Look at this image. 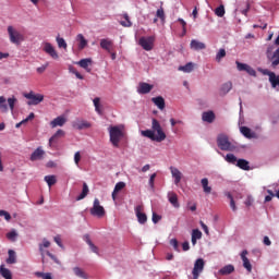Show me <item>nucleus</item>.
<instances>
[{"mask_svg": "<svg viewBox=\"0 0 279 279\" xmlns=\"http://www.w3.org/2000/svg\"><path fill=\"white\" fill-rule=\"evenodd\" d=\"M142 136L150 138V141H155L156 143H162V141L167 138L162 125H160V122L155 118L151 120V130L142 131Z\"/></svg>", "mask_w": 279, "mask_h": 279, "instance_id": "f257e3e1", "label": "nucleus"}, {"mask_svg": "<svg viewBox=\"0 0 279 279\" xmlns=\"http://www.w3.org/2000/svg\"><path fill=\"white\" fill-rule=\"evenodd\" d=\"M110 143L114 147H119V144L125 138V130L123 125L109 126Z\"/></svg>", "mask_w": 279, "mask_h": 279, "instance_id": "f03ea898", "label": "nucleus"}, {"mask_svg": "<svg viewBox=\"0 0 279 279\" xmlns=\"http://www.w3.org/2000/svg\"><path fill=\"white\" fill-rule=\"evenodd\" d=\"M217 146L221 151H236V145L230 142V137L226 134H219L217 136Z\"/></svg>", "mask_w": 279, "mask_h": 279, "instance_id": "7ed1b4c3", "label": "nucleus"}, {"mask_svg": "<svg viewBox=\"0 0 279 279\" xmlns=\"http://www.w3.org/2000/svg\"><path fill=\"white\" fill-rule=\"evenodd\" d=\"M7 32L9 34V40L12 45H21L25 40V36L21 32L16 31L14 26H8Z\"/></svg>", "mask_w": 279, "mask_h": 279, "instance_id": "20e7f679", "label": "nucleus"}, {"mask_svg": "<svg viewBox=\"0 0 279 279\" xmlns=\"http://www.w3.org/2000/svg\"><path fill=\"white\" fill-rule=\"evenodd\" d=\"M89 213L93 217H104L106 215V209L101 206L99 198H95L93 207L89 209Z\"/></svg>", "mask_w": 279, "mask_h": 279, "instance_id": "39448f33", "label": "nucleus"}, {"mask_svg": "<svg viewBox=\"0 0 279 279\" xmlns=\"http://www.w3.org/2000/svg\"><path fill=\"white\" fill-rule=\"evenodd\" d=\"M26 99H29L27 102L28 106H38L41 101H45V96L41 94H35L34 92H29L28 94H24Z\"/></svg>", "mask_w": 279, "mask_h": 279, "instance_id": "423d86ee", "label": "nucleus"}, {"mask_svg": "<svg viewBox=\"0 0 279 279\" xmlns=\"http://www.w3.org/2000/svg\"><path fill=\"white\" fill-rule=\"evenodd\" d=\"M155 41H156V37L154 36L141 37L138 40V45L142 46V48L145 51H151V49H154Z\"/></svg>", "mask_w": 279, "mask_h": 279, "instance_id": "0eeeda50", "label": "nucleus"}, {"mask_svg": "<svg viewBox=\"0 0 279 279\" xmlns=\"http://www.w3.org/2000/svg\"><path fill=\"white\" fill-rule=\"evenodd\" d=\"M204 267H206V262L204 258H198L194 263V268L192 270L193 279H199V274L204 271Z\"/></svg>", "mask_w": 279, "mask_h": 279, "instance_id": "6e6552de", "label": "nucleus"}, {"mask_svg": "<svg viewBox=\"0 0 279 279\" xmlns=\"http://www.w3.org/2000/svg\"><path fill=\"white\" fill-rule=\"evenodd\" d=\"M151 90H154V85L145 83V82H141L137 86V93L140 95H147V94L151 93Z\"/></svg>", "mask_w": 279, "mask_h": 279, "instance_id": "1a4fd4ad", "label": "nucleus"}, {"mask_svg": "<svg viewBox=\"0 0 279 279\" xmlns=\"http://www.w3.org/2000/svg\"><path fill=\"white\" fill-rule=\"evenodd\" d=\"M44 51L45 53L50 56V58H52L53 60H58L59 58L58 51H56V48H53V46L50 43H46L44 45Z\"/></svg>", "mask_w": 279, "mask_h": 279, "instance_id": "9d476101", "label": "nucleus"}, {"mask_svg": "<svg viewBox=\"0 0 279 279\" xmlns=\"http://www.w3.org/2000/svg\"><path fill=\"white\" fill-rule=\"evenodd\" d=\"M135 215L137 217L138 223H147V215L143 213V205H138L135 207Z\"/></svg>", "mask_w": 279, "mask_h": 279, "instance_id": "9b49d317", "label": "nucleus"}, {"mask_svg": "<svg viewBox=\"0 0 279 279\" xmlns=\"http://www.w3.org/2000/svg\"><path fill=\"white\" fill-rule=\"evenodd\" d=\"M171 175L174 179V184L179 185L180 182H182V172L175 168V167H170Z\"/></svg>", "mask_w": 279, "mask_h": 279, "instance_id": "f8f14e48", "label": "nucleus"}, {"mask_svg": "<svg viewBox=\"0 0 279 279\" xmlns=\"http://www.w3.org/2000/svg\"><path fill=\"white\" fill-rule=\"evenodd\" d=\"M78 66H81V69H85V71H87V73H90V68L88 66H93V59L90 58H86V59H81L77 62Z\"/></svg>", "mask_w": 279, "mask_h": 279, "instance_id": "ddd939ff", "label": "nucleus"}, {"mask_svg": "<svg viewBox=\"0 0 279 279\" xmlns=\"http://www.w3.org/2000/svg\"><path fill=\"white\" fill-rule=\"evenodd\" d=\"M45 158V151L43 150V147H38L32 155L31 160L32 162H36V160H43Z\"/></svg>", "mask_w": 279, "mask_h": 279, "instance_id": "4468645a", "label": "nucleus"}, {"mask_svg": "<svg viewBox=\"0 0 279 279\" xmlns=\"http://www.w3.org/2000/svg\"><path fill=\"white\" fill-rule=\"evenodd\" d=\"M241 258L244 269H246L248 272H252V263H250V259L247 258V251H243L241 253Z\"/></svg>", "mask_w": 279, "mask_h": 279, "instance_id": "2eb2a0df", "label": "nucleus"}, {"mask_svg": "<svg viewBox=\"0 0 279 279\" xmlns=\"http://www.w3.org/2000/svg\"><path fill=\"white\" fill-rule=\"evenodd\" d=\"M66 123L64 116H59L50 122L51 128H62Z\"/></svg>", "mask_w": 279, "mask_h": 279, "instance_id": "dca6fc26", "label": "nucleus"}, {"mask_svg": "<svg viewBox=\"0 0 279 279\" xmlns=\"http://www.w3.org/2000/svg\"><path fill=\"white\" fill-rule=\"evenodd\" d=\"M191 49L194 51H202L203 49H206V44L197 40V39H192L190 44Z\"/></svg>", "mask_w": 279, "mask_h": 279, "instance_id": "f3484780", "label": "nucleus"}, {"mask_svg": "<svg viewBox=\"0 0 279 279\" xmlns=\"http://www.w3.org/2000/svg\"><path fill=\"white\" fill-rule=\"evenodd\" d=\"M90 126H92L90 122H88L86 120L73 122V128L75 130H88V128H90Z\"/></svg>", "mask_w": 279, "mask_h": 279, "instance_id": "a211bd4d", "label": "nucleus"}, {"mask_svg": "<svg viewBox=\"0 0 279 279\" xmlns=\"http://www.w3.org/2000/svg\"><path fill=\"white\" fill-rule=\"evenodd\" d=\"M83 241H85V243H87V245H89V250H92V252H94V254H99V247H97V245H95L93 243L89 234H85L83 236Z\"/></svg>", "mask_w": 279, "mask_h": 279, "instance_id": "6ab92c4d", "label": "nucleus"}, {"mask_svg": "<svg viewBox=\"0 0 279 279\" xmlns=\"http://www.w3.org/2000/svg\"><path fill=\"white\" fill-rule=\"evenodd\" d=\"M240 132L245 136V138H256V133L252 132V129L247 126H241Z\"/></svg>", "mask_w": 279, "mask_h": 279, "instance_id": "aec40b11", "label": "nucleus"}, {"mask_svg": "<svg viewBox=\"0 0 279 279\" xmlns=\"http://www.w3.org/2000/svg\"><path fill=\"white\" fill-rule=\"evenodd\" d=\"M76 43H78V49L82 51L88 46V40L82 34L76 35Z\"/></svg>", "mask_w": 279, "mask_h": 279, "instance_id": "412c9836", "label": "nucleus"}, {"mask_svg": "<svg viewBox=\"0 0 279 279\" xmlns=\"http://www.w3.org/2000/svg\"><path fill=\"white\" fill-rule=\"evenodd\" d=\"M123 189H125V182L123 181H120L116 184L114 189H113V192L111 194V197L114 201H117V194L120 192V191H123Z\"/></svg>", "mask_w": 279, "mask_h": 279, "instance_id": "4be33fe9", "label": "nucleus"}, {"mask_svg": "<svg viewBox=\"0 0 279 279\" xmlns=\"http://www.w3.org/2000/svg\"><path fill=\"white\" fill-rule=\"evenodd\" d=\"M168 199L174 208H180V203L178 202V194H175V192H169Z\"/></svg>", "mask_w": 279, "mask_h": 279, "instance_id": "5701e85b", "label": "nucleus"}, {"mask_svg": "<svg viewBox=\"0 0 279 279\" xmlns=\"http://www.w3.org/2000/svg\"><path fill=\"white\" fill-rule=\"evenodd\" d=\"M202 120L205 121V123H213L215 121V112L213 111L203 112Z\"/></svg>", "mask_w": 279, "mask_h": 279, "instance_id": "b1692460", "label": "nucleus"}, {"mask_svg": "<svg viewBox=\"0 0 279 279\" xmlns=\"http://www.w3.org/2000/svg\"><path fill=\"white\" fill-rule=\"evenodd\" d=\"M233 271H234V266L227 265L219 270V275L220 276H230V274H233Z\"/></svg>", "mask_w": 279, "mask_h": 279, "instance_id": "393cba45", "label": "nucleus"}, {"mask_svg": "<svg viewBox=\"0 0 279 279\" xmlns=\"http://www.w3.org/2000/svg\"><path fill=\"white\" fill-rule=\"evenodd\" d=\"M201 184H202L203 191H204V193H206V195H210V193H213V187L208 185V178L202 179Z\"/></svg>", "mask_w": 279, "mask_h": 279, "instance_id": "a878e982", "label": "nucleus"}, {"mask_svg": "<svg viewBox=\"0 0 279 279\" xmlns=\"http://www.w3.org/2000/svg\"><path fill=\"white\" fill-rule=\"evenodd\" d=\"M153 104L159 108V110H162L165 108V98L162 96L154 97L151 98Z\"/></svg>", "mask_w": 279, "mask_h": 279, "instance_id": "bb28decb", "label": "nucleus"}, {"mask_svg": "<svg viewBox=\"0 0 279 279\" xmlns=\"http://www.w3.org/2000/svg\"><path fill=\"white\" fill-rule=\"evenodd\" d=\"M89 190H88V184L86 182L83 183V190L82 193L76 197V202H82V199L86 198L88 195Z\"/></svg>", "mask_w": 279, "mask_h": 279, "instance_id": "cd10ccee", "label": "nucleus"}, {"mask_svg": "<svg viewBox=\"0 0 279 279\" xmlns=\"http://www.w3.org/2000/svg\"><path fill=\"white\" fill-rule=\"evenodd\" d=\"M100 47L101 49H105V51H108V53H110L111 51V47H112V40L110 39H101L100 40Z\"/></svg>", "mask_w": 279, "mask_h": 279, "instance_id": "c85d7f7f", "label": "nucleus"}, {"mask_svg": "<svg viewBox=\"0 0 279 279\" xmlns=\"http://www.w3.org/2000/svg\"><path fill=\"white\" fill-rule=\"evenodd\" d=\"M236 167H239V169H242L243 171H250V161L245 159H239L236 162Z\"/></svg>", "mask_w": 279, "mask_h": 279, "instance_id": "c756f323", "label": "nucleus"}, {"mask_svg": "<svg viewBox=\"0 0 279 279\" xmlns=\"http://www.w3.org/2000/svg\"><path fill=\"white\" fill-rule=\"evenodd\" d=\"M9 257L7 258L8 265H14L16 263V252L14 250H9Z\"/></svg>", "mask_w": 279, "mask_h": 279, "instance_id": "7c9ffc66", "label": "nucleus"}, {"mask_svg": "<svg viewBox=\"0 0 279 279\" xmlns=\"http://www.w3.org/2000/svg\"><path fill=\"white\" fill-rule=\"evenodd\" d=\"M101 98L100 97H96L94 98L93 102H94V108H95V111L98 113V114H102L104 111H101Z\"/></svg>", "mask_w": 279, "mask_h": 279, "instance_id": "2f4dec72", "label": "nucleus"}, {"mask_svg": "<svg viewBox=\"0 0 279 279\" xmlns=\"http://www.w3.org/2000/svg\"><path fill=\"white\" fill-rule=\"evenodd\" d=\"M0 274L2 278L12 279V272L10 271V269L5 268L3 265L0 266Z\"/></svg>", "mask_w": 279, "mask_h": 279, "instance_id": "473e14b6", "label": "nucleus"}, {"mask_svg": "<svg viewBox=\"0 0 279 279\" xmlns=\"http://www.w3.org/2000/svg\"><path fill=\"white\" fill-rule=\"evenodd\" d=\"M60 136H64V132L62 130H58L56 132V134H53L50 140H49V145H53V143H56V141H58V138H60Z\"/></svg>", "mask_w": 279, "mask_h": 279, "instance_id": "72a5a7b5", "label": "nucleus"}, {"mask_svg": "<svg viewBox=\"0 0 279 279\" xmlns=\"http://www.w3.org/2000/svg\"><path fill=\"white\" fill-rule=\"evenodd\" d=\"M231 90H232V82H227L221 86L220 93L221 95H228V93Z\"/></svg>", "mask_w": 279, "mask_h": 279, "instance_id": "f704fd0d", "label": "nucleus"}, {"mask_svg": "<svg viewBox=\"0 0 279 279\" xmlns=\"http://www.w3.org/2000/svg\"><path fill=\"white\" fill-rule=\"evenodd\" d=\"M258 72L262 73V75H268L269 77V82H274V77H275V73L267 70V69H263V68H259L258 69Z\"/></svg>", "mask_w": 279, "mask_h": 279, "instance_id": "c9c22d12", "label": "nucleus"}, {"mask_svg": "<svg viewBox=\"0 0 279 279\" xmlns=\"http://www.w3.org/2000/svg\"><path fill=\"white\" fill-rule=\"evenodd\" d=\"M8 100L3 97L0 96V112L5 113L8 112Z\"/></svg>", "mask_w": 279, "mask_h": 279, "instance_id": "e433bc0d", "label": "nucleus"}, {"mask_svg": "<svg viewBox=\"0 0 279 279\" xmlns=\"http://www.w3.org/2000/svg\"><path fill=\"white\" fill-rule=\"evenodd\" d=\"M73 271H74V275L77 276V278L87 279L86 272L82 268L74 267Z\"/></svg>", "mask_w": 279, "mask_h": 279, "instance_id": "4c0bfd02", "label": "nucleus"}, {"mask_svg": "<svg viewBox=\"0 0 279 279\" xmlns=\"http://www.w3.org/2000/svg\"><path fill=\"white\" fill-rule=\"evenodd\" d=\"M45 182H47L49 189H51L58 180L56 179V175H46L45 177Z\"/></svg>", "mask_w": 279, "mask_h": 279, "instance_id": "58836bf2", "label": "nucleus"}, {"mask_svg": "<svg viewBox=\"0 0 279 279\" xmlns=\"http://www.w3.org/2000/svg\"><path fill=\"white\" fill-rule=\"evenodd\" d=\"M225 160L230 165H236V162L239 161V159H236V156H234L233 154H227Z\"/></svg>", "mask_w": 279, "mask_h": 279, "instance_id": "ea45409f", "label": "nucleus"}, {"mask_svg": "<svg viewBox=\"0 0 279 279\" xmlns=\"http://www.w3.org/2000/svg\"><path fill=\"white\" fill-rule=\"evenodd\" d=\"M226 196L228 197V199H230V208L233 210V213H236V203L234 202V197L230 192H228Z\"/></svg>", "mask_w": 279, "mask_h": 279, "instance_id": "a19ab883", "label": "nucleus"}, {"mask_svg": "<svg viewBox=\"0 0 279 279\" xmlns=\"http://www.w3.org/2000/svg\"><path fill=\"white\" fill-rule=\"evenodd\" d=\"M193 69H194L193 63H192V62H189V63H186L185 65L180 66V68H179V71H183L184 73H191V72L193 71Z\"/></svg>", "mask_w": 279, "mask_h": 279, "instance_id": "79ce46f5", "label": "nucleus"}, {"mask_svg": "<svg viewBox=\"0 0 279 279\" xmlns=\"http://www.w3.org/2000/svg\"><path fill=\"white\" fill-rule=\"evenodd\" d=\"M57 45L59 47V49H66L68 45H66V40H64V38L58 36L57 37Z\"/></svg>", "mask_w": 279, "mask_h": 279, "instance_id": "37998d69", "label": "nucleus"}, {"mask_svg": "<svg viewBox=\"0 0 279 279\" xmlns=\"http://www.w3.org/2000/svg\"><path fill=\"white\" fill-rule=\"evenodd\" d=\"M156 17L160 19L161 23H165V19H166L165 9H162V8L158 9L156 12Z\"/></svg>", "mask_w": 279, "mask_h": 279, "instance_id": "c03bdc74", "label": "nucleus"}, {"mask_svg": "<svg viewBox=\"0 0 279 279\" xmlns=\"http://www.w3.org/2000/svg\"><path fill=\"white\" fill-rule=\"evenodd\" d=\"M16 97H11V98H8V105H9V108L11 110V112H14V106L16 105Z\"/></svg>", "mask_w": 279, "mask_h": 279, "instance_id": "a18cd8bd", "label": "nucleus"}, {"mask_svg": "<svg viewBox=\"0 0 279 279\" xmlns=\"http://www.w3.org/2000/svg\"><path fill=\"white\" fill-rule=\"evenodd\" d=\"M275 60L271 62V66L276 69L279 64V49H277L274 53Z\"/></svg>", "mask_w": 279, "mask_h": 279, "instance_id": "49530a36", "label": "nucleus"}, {"mask_svg": "<svg viewBox=\"0 0 279 279\" xmlns=\"http://www.w3.org/2000/svg\"><path fill=\"white\" fill-rule=\"evenodd\" d=\"M35 276H36L37 278H43V279H53V278L51 277V274H49V272H40V271H37V272H35Z\"/></svg>", "mask_w": 279, "mask_h": 279, "instance_id": "de8ad7c7", "label": "nucleus"}, {"mask_svg": "<svg viewBox=\"0 0 279 279\" xmlns=\"http://www.w3.org/2000/svg\"><path fill=\"white\" fill-rule=\"evenodd\" d=\"M125 21L120 22V25L122 27H132V22L130 21V16L128 14H124Z\"/></svg>", "mask_w": 279, "mask_h": 279, "instance_id": "09e8293b", "label": "nucleus"}, {"mask_svg": "<svg viewBox=\"0 0 279 279\" xmlns=\"http://www.w3.org/2000/svg\"><path fill=\"white\" fill-rule=\"evenodd\" d=\"M226 58V49L221 48L216 54V61L221 62V59Z\"/></svg>", "mask_w": 279, "mask_h": 279, "instance_id": "8fccbe9b", "label": "nucleus"}, {"mask_svg": "<svg viewBox=\"0 0 279 279\" xmlns=\"http://www.w3.org/2000/svg\"><path fill=\"white\" fill-rule=\"evenodd\" d=\"M215 14L216 16H220V17L223 16L226 14V8H223V5H219L215 10Z\"/></svg>", "mask_w": 279, "mask_h": 279, "instance_id": "3c124183", "label": "nucleus"}, {"mask_svg": "<svg viewBox=\"0 0 279 279\" xmlns=\"http://www.w3.org/2000/svg\"><path fill=\"white\" fill-rule=\"evenodd\" d=\"M192 239H196V240L202 239V231H199V229H194L192 231Z\"/></svg>", "mask_w": 279, "mask_h": 279, "instance_id": "603ef678", "label": "nucleus"}, {"mask_svg": "<svg viewBox=\"0 0 279 279\" xmlns=\"http://www.w3.org/2000/svg\"><path fill=\"white\" fill-rule=\"evenodd\" d=\"M235 64H236L238 71H247L248 65L246 63H241L239 61H235Z\"/></svg>", "mask_w": 279, "mask_h": 279, "instance_id": "864d4df0", "label": "nucleus"}, {"mask_svg": "<svg viewBox=\"0 0 279 279\" xmlns=\"http://www.w3.org/2000/svg\"><path fill=\"white\" fill-rule=\"evenodd\" d=\"M16 236H19L16 231H11V232L7 233V239H9V241H16Z\"/></svg>", "mask_w": 279, "mask_h": 279, "instance_id": "5fc2aeb1", "label": "nucleus"}, {"mask_svg": "<svg viewBox=\"0 0 279 279\" xmlns=\"http://www.w3.org/2000/svg\"><path fill=\"white\" fill-rule=\"evenodd\" d=\"M268 195L265 197V202H271L274 197H276V194L271 190H267Z\"/></svg>", "mask_w": 279, "mask_h": 279, "instance_id": "6e6d98bb", "label": "nucleus"}, {"mask_svg": "<svg viewBox=\"0 0 279 279\" xmlns=\"http://www.w3.org/2000/svg\"><path fill=\"white\" fill-rule=\"evenodd\" d=\"M0 217H4L7 221H10V219H12V216L10 215V213L5 210H0Z\"/></svg>", "mask_w": 279, "mask_h": 279, "instance_id": "4d7b16f0", "label": "nucleus"}, {"mask_svg": "<svg viewBox=\"0 0 279 279\" xmlns=\"http://www.w3.org/2000/svg\"><path fill=\"white\" fill-rule=\"evenodd\" d=\"M178 22L181 23V25H182V29H183L182 36H186V22L180 17H179Z\"/></svg>", "mask_w": 279, "mask_h": 279, "instance_id": "13d9d810", "label": "nucleus"}, {"mask_svg": "<svg viewBox=\"0 0 279 279\" xmlns=\"http://www.w3.org/2000/svg\"><path fill=\"white\" fill-rule=\"evenodd\" d=\"M272 88H276V86H279V76L275 74V77L272 78V81H269Z\"/></svg>", "mask_w": 279, "mask_h": 279, "instance_id": "bf43d9fd", "label": "nucleus"}, {"mask_svg": "<svg viewBox=\"0 0 279 279\" xmlns=\"http://www.w3.org/2000/svg\"><path fill=\"white\" fill-rule=\"evenodd\" d=\"M246 73H248V75H251L252 77H256V70H254L250 65L246 68Z\"/></svg>", "mask_w": 279, "mask_h": 279, "instance_id": "052dcab7", "label": "nucleus"}, {"mask_svg": "<svg viewBox=\"0 0 279 279\" xmlns=\"http://www.w3.org/2000/svg\"><path fill=\"white\" fill-rule=\"evenodd\" d=\"M54 243H57V245H59V247L64 248V245L62 244V238H60V235L54 236Z\"/></svg>", "mask_w": 279, "mask_h": 279, "instance_id": "680f3d73", "label": "nucleus"}, {"mask_svg": "<svg viewBox=\"0 0 279 279\" xmlns=\"http://www.w3.org/2000/svg\"><path fill=\"white\" fill-rule=\"evenodd\" d=\"M160 219H162V216L153 213V223H158V221H160Z\"/></svg>", "mask_w": 279, "mask_h": 279, "instance_id": "e2e57ef3", "label": "nucleus"}, {"mask_svg": "<svg viewBox=\"0 0 279 279\" xmlns=\"http://www.w3.org/2000/svg\"><path fill=\"white\" fill-rule=\"evenodd\" d=\"M80 160H82V155L80 154V151H76L74 154V162H75V165H80Z\"/></svg>", "mask_w": 279, "mask_h": 279, "instance_id": "0e129e2a", "label": "nucleus"}, {"mask_svg": "<svg viewBox=\"0 0 279 279\" xmlns=\"http://www.w3.org/2000/svg\"><path fill=\"white\" fill-rule=\"evenodd\" d=\"M47 66H49V63H45L44 65L37 68V73L41 74L44 71H47Z\"/></svg>", "mask_w": 279, "mask_h": 279, "instance_id": "69168bd1", "label": "nucleus"}, {"mask_svg": "<svg viewBox=\"0 0 279 279\" xmlns=\"http://www.w3.org/2000/svg\"><path fill=\"white\" fill-rule=\"evenodd\" d=\"M155 180H156V173H153V174L150 175L149 182H148L150 189H154V182H155Z\"/></svg>", "mask_w": 279, "mask_h": 279, "instance_id": "338daca9", "label": "nucleus"}, {"mask_svg": "<svg viewBox=\"0 0 279 279\" xmlns=\"http://www.w3.org/2000/svg\"><path fill=\"white\" fill-rule=\"evenodd\" d=\"M170 245H172L173 250H178V240L177 239L170 240Z\"/></svg>", "mask_w": 279, "mask_h": 279, "instance_id": "774afa93", "label": "nucleus"}]
</instances>
